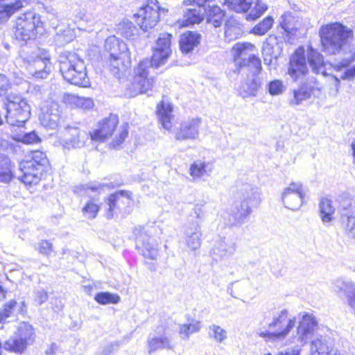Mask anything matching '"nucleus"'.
I'll use <instances>...</instances> for the list:
<instances>
[{"mask_svg": "<svg viewBox=\"0 0 355 355\" xmlns=\"http://www.w3.org/2000/svg\"><path fill=\"white\" fill-rule=\"evenodd\" d=\"M320 36L324 51L339 56L332 63L335 70L341 71L355 60V46L348 44L353 36L351 29L338 22L331 23L320 28Z\"/></svg>", "mask_w": 355, "mask_h": 355, "instance_id": "obj_1", "label": "nucleus"}, {"mask_svg": "<svg viewBox=\"0 0 355 355\" xmlns=\"http://www.w3.org/2000/svg\"><path fill=\"white\" fill-rule=\"evenodd\" d=\"M171 37L169 33H161L154 47L151 60H141L135 68L131 84V89L135 94H144L152 90L155 81L153 77L149 76L148 69L150 67L158 68L166 62L172 53Z\"/></svg>", "mask_w": 355, "mask_h": 355, "instance_id": "obj_2", "label": "nucleus"}, {"mask_svg": "<svg viewBox=\"0 0 355 355\" xmlns=\"http://www.w3.org/2000/svg\"><path fill=\"white\" fill-rule=\"evenodd\" d=\"M239 198L221 215L225 224L229 227L241 226L250 215L251 208L258 206L261 201L259 189L250 184L243 186Z\"/></svg>", "mask_w": 355, "mask_h": 355, "instance_id": "obj_3", "label": "nucleus"}, {"mask_svg": "<svg viewBox=\"0 0 355 355\" xmlns=\"http://www.w3.org/2000/svg\"><path fill=\"white\" fill-rule=\"evenodd\" d=\"M58 61L64 80L80 87L89 85L85 63L76 53L64 51L59 55Z\"/></svg>", "mask_w": 355, "mask_h": 355, "instance_id": "obj_4", "label": "nucleus"}, {"mask_svg": "<svg viewBox=\"0 0 355 355\" xmlns=\"http://www.w3.org/2000/svg\"><path fill=\"white\" fill-rule=\"evenodd\" d=\"M105 49L109 54L107 64L110 71L115 77L119 78L121 74L125 72L131 64L130 53L127 44L112 35L106 39Z\"/></svg>", "mask_w": 355, "mask_h": 355, "instance_id": "obj_5", "label": "nucleus"}, {"mask_svg": "<svg viewBox=\"0 0 355 355\" xmlns=\"http://www.w3.org/2000/svg\"><path fill=\"white\" fill-rule=\"evenodd\" d=\"M295 324V318H289L288 311L282 309L273 315L267 330H260L257 334L266 341L279 342L286 338Z\"/></svg>", "mask_w": 355, "mask_h": 355, "instance_id": "obj_6", "label": "nucleus"}, {"mask_svg": "<svg viewBox=\"0 0 355 355\" xmlns=\"http://www.w3.org/2000/svg\"><path fill=\"white\" fill-rule=\"evenodd\" d=\"M30 75L37 79H45L51 71L52 64L49 51L38 49L37 52L23 49L20 54Z\"/></svg>", "mask_w": 355, "mask_h": 355, "instance_id": "obj_7", "label": "nucleus"}, {"mask_svg": "<svg viewBox=\"0 0 355 355\" xmlns=\"http://www.w3.org/2000/svg\"><path fill=\"white\" fill-rule=\"evenodd\" d=\"M3 105L6 110V121L12 126H22L31 115L30 105L22 96L9 94L4 100Z\"/></svg>", "mask_w": 355, "mask_h": 355, "instance_id": "obj_8", "label": "nucleus"}, {"mask_svg": "<svg viewBox=\"0 0 355 355\" xmlns=\"http://www.w3.org/2000/svg\"><path fill=\"white\" fill-rule=\"evenodd\" d=\"M254 46L250 43H236L232 48L234 61L238 71L248 68L253 76L261 71V60L253 54H250Z\"/></svg>", "mask_w": 355, "mask_h": 355, "instance_id": "obj_9", "label": "nucleus"}, {"mask_svg": "<svg viewBox=\"0 0 355 355\" xmlns=\"http://www.w3.org/2000/svg\"><path fill=\"white\" fill-rule=\"evenodd\" d=\"M42 24L40 16L34 12L29 11L21 14L15 22L14 33L15 39L26 42L34 38Z\"/></svg>", "mask_w": 355, "mask_h": 355, "instance_id": "obj_10", "label": "nucleus"}, {"mask_svg": "<svg viewBox=\"0 0 355 355\" xmlns=\"http://www.w3.org/2000/svg\"><path fill=\"white\" fill-rule=\"evenodd\" d=\"M153 228L148 225L138 226L133 230L137 248L144 257L150 259H155L159 255L157 243L151 236Z\"/></svg>", "mask_w": 355, "mask_h": 355, "instance_id": "obj_11", "label": "nucleus"}, {"mask_svg": "<svg viewBox=\"0 0 355 355\" xmlns=\"http://www.w3.org/2000/svg\"><path fill=\"white\" fill-rule=\"evenodd\" d=\"M167 12L168 9L162 8L157 0H148L147 3L135 14V17L141 29L148 31L157 24L160 13Z\"/></svg>", "mask_w": 355, "mask_h": 355, "instance_id": "obj_12", "label": "nucleus"}, {"mask_svg": "<svg viewBox=\"0 0 355 355\" xmlns=\"http://www.w3.org/2000/svg\"><path fill=\"white\" fill-rule=\"evenodd\" d=\"M223 4L236 12H248L247 20H255L268 9L261 0H223Z\"/></svg>", "mask_w": 355, "mask_h": 355, "instance_id": "obj_13", "label": "nucleus"}, {"mask_svg": "<svg viewBox=\"0 0 355 355\" xmlns=\"http://www.w3.org/2000/svg\"><path fill=\"white\" fill-rule=\"evenodd\" d=\"M305 196L303 184L300 182H292L284 188L281 199L286 208L296 211L302 207Z\"/></svg>", "mask_w": 355, "mask_h": 355, "instance_id": "obj_14", "label": "nucleus"}, {"mask_svg": "<svg viewBox=\"0 0 355 355\" xmlns=\"http://www.w3.org/2000/svg\"><path fill=\"white\" fill-rule=\"evenodd\" d=\"M146 348L149 355L164 349H173L174 344L171 336L162 327H158L155 332L150 333L146 340Z\"/></svg>", "mask_w": 355, "mask_h": 355, "instance_id": "obj_15", "label": "nucleus"}, {"mask_svg": "<svg viewBox=\"0 0 355 355\" xmlns=\"http://www.w3.org/2000/svg\"><path fill=\"white\" fill-rule=\"evenodd\" d=\"M308 73L304 50L302 47L298 48L290 58L288 74L294 81H297L304 78Z\"/></svg>", "mask_w": 355, "mask_h": 355, "instance_id": "obj_16", "label": "nucleus"}, {"mask_svg": "<svg viewBox=\"0 0 355 355\" xmlns=\"http://www.w3.org/2000/svg\"><path fill=\"white\" fill-rule=\"evenodd\" d=\"M88 134L77 127L67 126L62 132L61 144L64 148H80L88 139Z\"/></svg>", "mask_w": 355, "mask_h": 355, "instance_id": "obj_17", "label": "nucleus"}, {"mask_svg": "<svg viewBox=\"0 0 355 355\" xmlns=\"http://www.w3.org/2000/svg\"><path fill=\"white\" fill-rule=\"evenodd\" d=\"M236 248V243L231 236H219L214 241L210 254L214 259H224L232 256Z\"/></svg>", "mask_w": 355, "mask_h": 355, "instance_id": "obj_18", "label": "nucleus"}, {"mask_svg": "<svg viewBox=\"0 0 355 355\" xmlns=\"http://www.w3.org/2000/svg\"><path fill=\"white\" fill-rule=\"evenodd\" d=\"M315 90H320L319 83L315 77L309 76L297 89L293 90V97L290 100V105H300L303 101L309 98Z\"/></svg>", "mask_w": 355, "mask_h": 355, "instance_id": "obj_19", "label": "nucleus"}, {"mask_svg": "<svg viewBox=\"0 0 355 355\" xmlns=\"http://www.w3.org/2000/svg\"><path fill=\"white\" fill-rule=\"evenodd\" d=\"M118 123V116L114 114H110L109 117L99 122L98 128L92 133H90L91 139L96 141H104L112 135Z\"/></svg>", "mask_w": 355, "mask_h": 355, "instance_id": "obj_20", "label": "nucleus"}, {"mask_svg": "<svg viewBox=\"0 0 355 355\" xmlns=\"http://www.w3.org/2000/svg\"><path fill=\"white\" fill-rule=\"evenodd\" d=\"M131 192L125 190H119L112 193L105 200L108 208L107 211V218L111 219L114 214L120 209L121 205L128 203L131 200Z\"/></svg>", "mask_w": 355, "mask_h": 355, "instance_id": "obj_21", "label": "nucleus"}, {"mask_svg": "<svg viewBox=\"0 0 355 355\" xmlns=\"http://www.w3.org/2000/svg\"><path fill=\"white\" fill-rule=\"evenodd\" d=\"M40 119L42 126L48 129L55 130L61 121L58 105L51 102L42 110V114Z\"/></svg>", "mask_w": 355, "mask_h": 355, "instance_id": "obj_22", "label": "nucleus"}, {"mask_svg": "<svg viewBox=\"0 0 355 355\" xmlns=\"http://www.w3.org/2000/svg\"><path fill=\"white\" fill-rule=\"evenodd\" d=\"M26 160H24L19 164L22 175H19L18 179L25 184L35 185L40 182L44 168L40 165H33L32 167L26 168Z\"/></svg>", "mask_w": 355, "mask_h": 355, "instance_id": "obj_23", "label": "nucleus"}, {"mask_svg": "<svg viewBox=\"0 0 355 355\" xmlns=\"http://www.w3.org/2000/svg\"><path fill=\"white\" fill-rule=\"evenodd\" d=\"M201 118L196 117L182 122L179 131L175 135L178 140L196 139L199 135Z\"/></svg>", "mask_w": 355, "mask_h": 355, "instance_id": "obj_24", "label": "nucleus"}, {"mask_svg": "<svg viewBox=\"0 0 355 355\" xmlns=\"http://www.w3.org/2000/svg\"><path fill=\"white\" fill-rule=\"evenodd\" d=\"M317 325L315 318L309 313H305L297 328V340L305 343L312 336Z\"/></svg>", "mask_w": 355, "mask_h": 355, "instance_id": "obj_25", "label": "nucleus"}, {"mask_svg": "<svg viewBox=\"0 0 355 355\" xmlns=\"http://www.w3.org/2000/svg\"><path fill=\"white\" fill-rule=\"evenodd\" d=\"M311 355H334V341L327 336L315 338L311 345Z\"/></svg>", "mask_w": 355, "mask_h": 355, "instance_id": "obj_26", "label": "nucleus"}, {"mask_svg": "<svg viewBox=\"0 0 355 355\" xmlns=\"http://www.w3.org/2000/svg\"><path fill=\"white\" fill-rule=\"evenodd\" d=\"M201 230L198 222H189L185 230V241L191 250H197L201 245Z\"/></svg>", "mask_w": 355, "mask_h": 355, "instance_id": "obj_27", "label": "nucleus"}, {"mask_svg": "<svg viewBox=\"0 0 355 355\" xmlns=\"http://www.w3.org/2000/svg\"><path fill=\"white\" fill-rule=\"evenodd\" d=\"M15 176L14 164L10 158L0 154V183L10 184Z\"/></svg>", "mask_w": 355, "mask_h": 355, "instance_id": "obj_28", "label": "nucleus"}, {"mask_svg": "<svg viewBox=\"0 0 355 355\" xmlns=\"http://www.w3.org/2000/svg\"><path fill=\"white\" fill-rule=\"evenodd\" d=\"M261 82L259 78L253 76L247 78L246 80L241 83L239 88V94L243 98L257 96V92L260 89Z\"/></svg>", "mask_w": 355, "mask_h": 355, "instance_id": "obj_29", "label": "nucleus"}, {"mask_svg": "<svg viewBox=\"0 0 355 355\" xmlns=\"http://www.w3.org/2000/svg\"><path fill=\"white\" fill-rule=\"evenodd\" d=\"M115 31L117 34L128 40H136L139 37V29L129 20H123L117 24Z\"/></svg>", "mask_w": 355, "mask_h": 355, "instance_id": "obj_30", "label": "nucleus"}, {"mask_svg": "<svg viewBox=\"0 0 355 355\" xmlns=\"http://www.w3.org/2000/svg\"><path fill=\"white\" fill-rule=\"evenodd\" d=\"M307 60L312 71L316 74L325 73L324 58L321 53L310 47L307 52Z\"/></svg>", "mask_w": 355, "mask_h": 355, "instance_id": "obj_31", "label": "nucleus"}, {"mask_svg": "<svg viewBox=\"0 0 355 355\" xmlns=\"http://www.w3.org/2000/svg\"><path fill=\"white\" fill-rule=\"evenodd\" d=\"M200 34L187 31L181 35L180 40V48L182 53L191 52L200 43Z\"/></svg>", "mask_w": 355, "mask_h": 355, "instance_id": "obj_32", "label": "nucleus"}, {"mask_svg": "<svg viewBox=\"0 0 355 355\" xmlns=\"http://www.w3.org/2000/svg\"><path fill=\"white\" fill-rule=\"evenodd\" d=\"M173 107L170 103L160 102L157 106V114L160 123L166 130H170L172 127L171 118Z\"/></svg>", "mask_w": 355, "mask_h": 355, "instance_id": "obj_33", "label": "nucleus"}, {"mask_svg": "<svg viewBox=\"0 0 355 355\" xmlns=\"http://www.w3.org/2000/svg\"><path fill=\"white\" fill-rule=\"evenodd\" d=\"M206 10V9H204L202 7H200L199 8H194L187 9L183 15V25L188 26L196 24H200L205 18Z\"/></svg>", "mask_w": 355, "mask_h": 355, "instance_id": "obj_34", "label": "nucleus"}, {"mask_svg": "<svg viewBox=\"0 0 355 355\" xmlns=\"http://www.w3.org/2000/svg\"><path fill=\"white\" fill-rule=\"evenodd\" d=\"M279 24L284 33L288 35L300 28V26L298 24L297 17L294 16L291 12H286L280 17Z\"/></svg>", "mask_w": 355, "mask_h": 355, "instance_id": "obj_35", "label": "nucleus"}, {"mask_svg": "<svg viewBox=\"0 0 355 355\" xmlns=\"http://www.w3.org/2000/svg\"><path fill=\"white\" fill-rule=\"evenodd\" d=\"M205 14L207 22L211 24L216 28L221 26L225 15V12L218 6L214 5L209 6V8L206 10Z\"/></svg>", "mask_w": 355, "mask_h": 355, "instance_id": "obj_36", "label": "nucleus"}, {"mask_svg": "<svg viewBox=\"0 0 355 355\" xmlns=\"http://www.w3.org/2000/svg\"><path fill=\"white\" fill-rule=\"evenodd\" d=\"M15 335L17 336L19 339H21L27 346L33 344L35 339V331L33 327L26 322L21 323Z\"/></svg>", "mask_w": 355, "mask_h": 355, "instance_id": "obj_37", "label": "nucleus"}, {"mask_svg": "<svg viewBox=\"0 0 355 355\" xmlns=\"http://www.w3.org/2000/svg\"><path fill=\"white\" fill-rule=\"evenodd\" d=\"M64 102L72 107L85 110L90 109L94 105L91 98L80 97L74 94H67L64 96Z\"/></svg>", "mask_w": 355, "mask_h": 355, "instance_id": "obj_38", "label": "nucleus"}, {"mask_svg": "<svg viewBox=\"0 0 355 355\" xmlns=\"http://www.w3.org/2000/svg\"><path fill=\"white\" fill-rule=\"evenodd\" d=\"M208 163L197 160L189 168V174L194 180L199 179L205 175H209L211 169H207Z\"/></svg>", "mask_w": 355, "mask_h": 355, "instance_id": "obj_39", "label": "nucleus"}, {"mask_svg": "<svg viewBox=\"0 0 355 355\" xmlns=\"http://www.w3.org/2000/svg\"><path fill=\"white\" fill-rule=\"evenodd\" d=\"M22 7L20 0H15V2L5 3L0 6V23L7 19L17 10Z\"/></svg>", "mask_w": 355, "mask_h": 355, "instance_id": "obj_40", "label": "nucleus"}, {"mask_svg": "<svg viewBox=\"0 0 355 355\" xmlns=\"http://www.w3.org/2000/svg\"><path fill=\"white\" fill-rule=\"evenodd\" d=\"M27 347L28 346L21 341V339H19L15 334L8 339L3 344V348L6 351L14 352L15 354H22Z\"/></svg>", "mask_w": 355, "mask_h": 355, "instance_id": "obj_41", "label": "nucleus"}, {"mask_svg": "<svg viewBox=\"0 0 355 355\" xmlns=\"http://www.w3.org/2000/svg\"><path fill=\"white\" fill-rule=\"evenodd\" d=\"M320 217L324 223H329L333 219L334 208L331 202L327 198H322L320 203Z\"/></svg>", "mask_w": 355, "mask_h": 355, "instance_id": "obj_42", "label": "nucleus"}, {"mask_svg": "<svg viewBox=\"0 0 355 355\" xmlns=\"http://www.w3.org/2000/svg\"><path fill=\"white\" fill-rule=\"evenodd\" d=\"M208 336L216 343H221L227 339V333L220 326L212 324L208 327Z\"/></svg>", "mask_w": 355, "mask_h": 355, "instance_id": "obj_43", "label": "nucleus"}, {"mask_svg": "<svg viewBox=\"0 0 355 355\" xmlns=\"http://www.w3.org/2000/svg\"><path fill=\"white\" fill-rule=\"evenodd\" d=\"M95 300L101 304H117L120 302V297L117 294L109 292H100L96 294Z\"/></svg>", "mask_w": 355, "mask_h": 355, "instance_id": "obj_44", "label": "nucleus"}, {"mask_svg": "<svg viewBox=\"0 0 355 355\" xmlns=\"http://www.w3.org/2000/svg\"><path fill=\"white\" fill-rule=\"evenodd\" d=\"M273 23V18L270 16H268L260 23L254 26L252 32L255 35H263L272 28Z\"/></svg>", "mask_w": 355, "mask_h": 355, "instance_id": "obj_45", "label": "nucleus"}, {"mask_svg": "<svg viewBox=\"0 0 355 355\" xmlns=\"http://www.w3.org/2000/svg\"><path fill=\"white\" fill-rule=\"evenodd\" d=\"M48 160L46 155L40 150L33 151L31 158L26 160V168L32 167L33 165H40L44 168V166L47 164Z\"/></svg>", "mask_w": 355, "mask_h": 355, "instance_id": "obj_46", "label": "nucleus"}, {"mask_svg": "<svg viewBox=\"0 0 355 355\" xmlns=\"http://www.w3.org/2000/svg\"><path fill=\"white\" fill-rule=\"evenodd\" d=\"M200 328V322L196 321L189 324H181L179 333L183 339L188 340L191 334L198 332Z\"/></svg>", "mask_w": 355, "mask_h": 355, "instance_id": "obj_47", "label": "nucleus"}, {"mask_svg": "<svg viewBox=\"0 0 355 355\" xmlns=\"http://www.w3.org/2000/svg\"><path fill=\"white\" fill-rule=\"evenodd\" d=\"M16 305L17 302L15 300H11L0 309V323L5 322L6 319L12 315Z\"/></svg>", "mask_w": 355, "mask_h": 355, "instance_id": "obj_48", "label": "nucleus"}, {"mask_svg": "<svg viewBox=\"0 0 355 355\" xmlns=\"http://www.w3.org/2000/svg\"><path fill=\"white\" fill-rule=\"evenodd\" d=\"M99 210V206L94 202V200H90L83 209L85 216L89 219L94 218Z\"/></svg>", "mask_w": 355, "mask_h": 355, "instance_id": "obj_49", "label": "nucleus"}, {"mask_svg": "<svg viewBox=\"0 0 355 355\" xmlns=\"http://www.w3.org/2000/svg\"><path fill=\"white\" fill-rule=\"evenodd\" d=\"M353 214L350 212L346 214L347 220L344 230L348 237L355 239V216Z\"/></svg>", "mask_w": 355, "mask_h": 355, "instance_id": "obj_50", "label": "nucleus"}, {"mask_svg": "<svg viewBox=\"0 0 355 355\" xmlns=\"http://www.w3.org/2000/svg\"><path fill=\"white\" fill-rule=\"evenodd\" d=\"M128 123H123L118 130V135L113 139L112 145L115 148L119 146L125 139L128 135Z\"/></svg>", "mask_w": 355, "mask_h": 355, "instance_id": "obj_51", "label": "nucleus"}, {"mask_svg": "<svg viewBox=\"0 0 355 355\" xmlns=\"http://www.w3.org/2000/svg\"><path fill=\"white\" fill-rule=\"evenodd\" d=\"M268 90L270 95L277 96L283 93L284 87L282 80H274L268 84Z\"/></svg>", "mask_w": 355, "mask_h": 355, "instance_id": "obj_52", "label": "nucleus"}, {"mask_svg": "<svg viewBox=\"0 0 355 355\" xmlns=\"http://www.w3.org/2000/svg\"><path fill=\"white\" fill-rule=\"evenodd\" d=\"M38 252L45 256H49L53 251V245L48 240H42L38 243Z\"/></svg>", "mask_w": 355, "mask_h": 355, "instance_id": "obj_53", "label": "nucleus"}, {"mask_svg": "<svg viewBox=\"0 0 355 355\" xmlns=\"http://www.w3.org/2000/svg\"><path fill=\"white\" fill-rule=\"evenodd\" d=\"M203 216H204V211L202 209V206L196 205L193 209V211L191 212V214L190 215V218L188 220L187 225H189V221L190 222H198L197 220H193V219L196 218V219L200 220L202 218Z\"/></svg>", "mask_w": 355, "mask_h": 355, "instance_id": "obj_54", "label": "nucleus"}, {"mask_svg": "<svg viewBox=\"0 0 355 355\" xmlns=\"http://www.w3.org/2000/svg\"><path fill=\"white\" fill-rule=\"evenodd\" d=\"M48 299L47 292L44 289H37L34 293V300L39 304H42Z\"/></svg>", "mask_w": 355, "mask_h": 355, "instance_id": "obj_55", "label": "nucleus"}, {"mask_svg": "<svg viewBox=\"0 0 355 355\" xmlns=\"http://www.w3.org/2000/svg\"><path fill=\"white\" fill-rule=\"evenodd\" d=\"M120 345L119 341L110 343L100 352L99 355H110L112 352L118 350Z\"/></svg>", "mask_w": 355, "mask_h": 355, "instance_id": "obj_56", "label": "nucleus"}, {"mask_svg": "<svg viewBox=\"0 0 355 355\" xmlns=\"http://www.w3.org/2000/svg\"><path fill=\"white\" fill-rule=\"evenodd\" d=\"M22 141L26 144H35L40 141V139L35 132H31L24 135Z\"/></svg>", "mask_w": 355, "mask_h": 355, "instance_id": "obj_57", "label": "nucleus"}, {"mask_svg": "<svg viewBox=\"0 0 355 355\" xmlns=\"http://www.w3.org/2000/svg\"><path fill=\"white\" fill-rule=\"evenodd\" d=\"M10 87V84L7 77L2 73H0V96L2 93L6 92Z\"/></svg>", "mask_w": 355, "mask_h": 355, "instance_id": "obj_58", "label": "nucleus"}, {"mask_svg": "<svg viewBox=\"0 0 355 355\" xmlns=\"http://www.w3.org/2000/svg\"><path fill=\"white\" fill-rule=\"evenodd\" d=\"M104 185L101 184L97 183H89L84 186V189L87 190V193L90 190L92 192H97L100 193L101 191L103 189Z\"/></svg>", "mask_w": 355, "mask_h": 355, "instance_id": "obj_59", "label": "nucleus"}, {"mask_svg": "<svg viewBox=\"0 0 355 355\" xmlns=\"http://www.w3.org/2000/svg\"><path fill=\"white\" fill-rule=\"evenodd\" d=\"M300 350L297 348H288L279 352L277 355H300Z\"/></svg>", "mask_w": 355, "mask_h": 355, "instance_id": "obj_60", "label": "nucleus"}, {"mask_svg": "<svg viewBox=\"0 0 355 355\" xmlns=\"http://www.w3.org/2000/svg\"><path fill=\"white\" fill-rule=\"evenodd\" d=\"M355 76V67H354L352 69H346L345 72H343L340 78L341 79H350Z\"/></svg>", "mask_w": 355, "mask_h": 355, "instance_id": "obj_61", "label": "nucleus"}, {"mask_svg": "<svg viewBox=\"0 0 355 355\" xmlns=\"http://www.w3.org/2000/svg\"><path fill=\"white\" fill-rule=\"evenodd\" d=\"M340 80L337 76H333V85L334 87V94L336 95L338 93L339 87H340Z\"/></svg>", "mask_w": 355, "mask_h": 355, "instance_id": "obj_62", "label": "nucleus"}, {"mask_svg": "<svg viewBox=\"0 0 355 355\" xmlns=\"http://www.w3.org/2000/svg\"><path fill=\"white\" fill-rule=\"evenodd\" d=\"M6 291L3 289V288L0 286V301L3 300L6 297Z\"/></svg>", "mask_w": 355, "mask_h": 355, "instance_id": "obj_63", "label": "nucleus"}, {"mask_svg": "<svg viewBox=\"0 0 355 355\" xmlns=\"http://www.w3.org/2000/svg\"><path fill=\"white\" fill-rule=\"evenodd\" d=\"M196 0H184L183 3L186 6L193 5L195 6Z\"/></svg>", "mask_w": 355, "mask_h": 355, "instance_id": "obj_64", "label": "nucleus"}]
</instances>
